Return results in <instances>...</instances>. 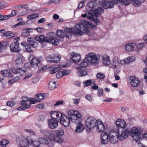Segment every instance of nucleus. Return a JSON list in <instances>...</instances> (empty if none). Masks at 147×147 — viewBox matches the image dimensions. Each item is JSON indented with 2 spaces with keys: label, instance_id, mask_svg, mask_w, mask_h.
<instances>
[{
  "label": "nucleus",
  "instance_id": "nucleus-1",
  "mask_svg": "<svg viewBox=\"0 0 147 147\" xmlns=\"http://www.w3.org/2000/svg\"><path fill=\"white\" fill-rule=\"evenodd\" d=\"M75 27L77 30L68 28H66L64 29V32L74 34H78L82 35L84 32L88 34L89 32V28L93 29L94 30L96 29L95 25L92 24L88 21L85 20H82L81 21V23L76 24Z\"/></svg>",
  "mask_w": 147,
  "mask_h": 147
},
{
  "label": "nucleus",
  "instance_id": "nucleus-2",
  "mask_svg": "<svg viewBox=\"0 0 147 147\" xmlns=\"http://www.w3.org/2000/svg\"><path fill=\"white\" fill-rule=\"evenodd\" d=\"M99 55H96L93 53H90L86 56L81 65H83L84 68V67H86L88 66V63H90L94 64H98L99 63Z\"/></svg>",
  "mask_w": 147,
  "mask_h": 147
},
{
  "label": "nucleus",
  "instance_id": "nucleus-3",
  "mask_svg": "<svg viewBox=\"0 0 147 147\" xmlns=\"http://www.w3.org/2000/svg\"><path fill=\"white\" fill-rule=\"evenodd\" d=\"M30 62V65L31 67L34 68H39L42 65V62L43 59L42 57H40L37 59L33 55H31L29 58Z\"/></svg>",
  "mask_w": 147,
  "mask_h": 147
},
{
  "label": "nucleus",
  "instance_id": "nucleus-4",
  "mask_svg": "<svg viewBox=\"0 0 147 147\" xmlns=\"http://www.w3.org/2000/svg\"><path fill=\"white\" fill-rule=\"evenodd\" d=\"M55 134L54 135V140L59 143H61L63 142V139L61 137L63 135L64 131L63 129L59 128L55 131Z\"/></svg>",
  "mask_w": 147,
  "mask_h": 147
},
{
  "label": "nucleus",
  "instance_id": "nucleus-5",
  "mask_svg": "<svg viewBox=\"0 0 147 147\" xmlns=\"http://www.w3.org/2000/svg\"><path fill=\"white\" fill-rule=\"evenodd\" d=\"M71 59L73 62L81 66V67H78L76 69H81L82 68H84L83 65H81V64L82 63V62H81V61L80 60V55L74 52L71 53Z\"/></svg>",
  "mask_w": 147,
  "mask_h": 147
},
{
  "label": "nucleus",
  "instance_id": "nucleus-6",
  "mask_svg": "<svg viewBox=\"0 0 147 147\" xmlns=\"http://www.w3.org/2000/svg\"><path fill=\"white\" fill-rule=\"evenodd\" d=\"M130 134L134 139L136 141L140 140L141 138L140 130L137 128L133 127L131 129Z\"/></svg>",
  "mask_w": 147,
  "mask_h": 147
},
{
  "label": "nucleus",
  "instance_id": "nucleus-7",
  "mask_svg": "<svg viewBox=\"0 0 147 147\" xmlns=\"http://www.w3.org/2000/svg\"><path fill=\"white\" fill-rule=\"evenodd\" d=\"M96 121H97L93 117H90L88 118L86 121L87 128L89 130L93 129L95 126Z\"/></svg>",
  "mask_w": 147,
  "mask_h": 147
},
{
  "label": "nucleus",
  "instance_id": "nucleus-8",
  "mask_svg": "<svg viewBox=\"0 0 147 147\" xmlns=\"http://www.w3.org/2000/svg\"><path fill=\"white\" fill-rule=\"evenodd\" d=\"M13 41L14 42L11 43L10 45V51L13 52L19 53L20 50L18 38H14Z\"/></svg>",
  "mask_w": 147,
  "mask_h": 147
},
{
  "label": "nucleus",
  "instance_id": "nucleus-9",
  "mask_svg": "<svg viewBox=\"0 0 147 147\" xmlns=\"http://www.w3.org/2000/svg\"><path fill=\"white\" fill-rule=\"evenodd\" d=\"M55 34L53 32H51L48 33L46 35V40L51 42L52 44L55 45H57L59 43L58 40L54 38Z\"/></svg>",
  "mask_w": 147,
  "mask_h": 147
},
{
  "label": "nucleus",
  "instance_id": "nucleus-10",
  "mask_svg": "<svg viewBox=\"0 0 147 147\" xmlns=\"http://www.w3.org/2000/svg\"><path fill=\"white\" fill-rule=\"evenodd\" d=\"M22 101H21V104L22 105L18 107V110L20 111L24 110L30 107V105L28 104L29 98L25 96H24L22 98Z\"/></svg>",
  "mask_w": 147,
  "mask_h": 147
},
{
  "label": "nucleus",
  "instance_id": "nucleus-11",
  "mask_svg": "<svg viewBox=\"0 0 147 147\" xmlns=\"http://www.w3.org/2000/svg\"><path fill=\"white\" fill-rule=\"evenodd\" d=\"M47 61L52 63H58L60 61V57L55 54H52L46 57Z\"/></svg>",
  "mask_w": 147,
  "mask_h": 147
},
{
  "label": "nucleus",
  "instance_id": "nucleus-12",
  "mask_svg": "<svg viewBox=\"0 0 147 147\" xmlns=\"http://www.w3.org/2000/svg\"><path fill=\"white\" fill-rule=\"evenodd\" d=\"M81 115L78 111H76L74 115H72V117H70V121L72 122L77 124L81 122Z\"/></svg>",
  "mask_w": 147,
  "mask_h": 147
},
{
  "label": "nucleus",
  "instance_id": "nucleus-13",
  "mask_svg": "<svg viewBox=\"0 0 147 147\" xmlns=\"http://www.w3.org/2000/svg\"><path fill=\"white\" fill-rule=\"evenodd\" d=\"M119 133L118 138L119 140L121 141H123L124 139L126 138L129 135L130 131L128 129L125 130H120Z\"/></svg>",
  "mask_w": 147,
  "mask_h": 147
},
{
  "label": "nucleus",
  "instance_id": "nucleus-14",
  "mask_svg": "<svg viewBox=\"0 0 147 147\" xmlns=\"http://www.w3.org/2000/svg\"><path fill=\"white\" fill-rule=\"evenodd\" d=\"M59 120L61 124L64 127H67L69 124L70 121V117L63 114L61 117L59 118Z\"/></svg>",
  "mask_w": 147,
  "mask_h": 147
},
{
  "label": "nucleus",
  "instance_id": "nucleus-15",
  "mask_svg": "<svg viewBox=\"0 0 147 147\" xmlns=\"http://www.w3.org/2000/svg\"><path fill=\"white\" fill-rule=\"evenodd\" d=\"M30 141L31 139L29 137L21 140L19 143L20 146H18V147H28L29 144H30Z\"/></svg>",
  "mask_w": 147,
  "mask_h": 147
},
{
  "label": "nucleus",
  "instance_id": "nucleus-16",
  "mask_svg": "<svg viewBox=\"0 0 147 147\" xmlns=\"http://www.w3.org/2000/svg\"><path fill=\"white\" fill-rule=\"evenodd\" d=\"M116 123L117 130H122L123 128H125L126 127L125 123L124 120L123 119H117L116 122Z\"/></svg>",
  "mask_w": 147,
  "mask_h": 147
},
{
  "label": "nucleus",
  "instance_id": "nucleus-17",
  "mask_svg": "<svg viewBox=\"0 0 147 147\" xmlns=\"http://www.w3.org/2000/svg\"><path fill=\"white\" fill-rule=\"evenodd\" d=\"M131 85L133 87H137L140 84V81L135 76H131L129 78Z\"/></svg>",
  "mask_w": 147,
  "mask_h": 147
},
{
  "label": "nucleus",
  "instance_id": "nucleus-18",
  "mask_svg": "<svg viewBox=\"0 0 147 147\" xmlns=\"http://www.w3.org/2000/svg\"><path fill=\"white\" fill-rule=\"evenodd\" d=\"M48 124L49 127L51 129H54L58 126V121L53 119H49L48 120Z\"/></svg>",
  "mask_w": 147,
  "mask_h": 147
},
{
  "label": "nucleus",
  "instance_id": "nucleus-19",
  "mask_svg": "<svg viewBox=\"0 0 147 147\" xmlns=\"http://www.w3.org/2000/svg\"><path fill=\"white\" fill-rule=\"evenodd\" d=\"M95 126L96 127L97 131L98 132H102L105 130L107 127H105L104 124L101 121H96Z\"/></svg>",
  "mask_w": 147,
  "mask_h": 147
},
{
  "label": "nucleus",
  "instance_id": "nucleus-20",
  "mask_svg": "<svg viewBox=\"0 0 147 147\" xmlns=\"http://www.w3.org/2000/svg\"><path fill=\"white\" fill-rule=\"evenodd\" d=\"M108 137L107 133L106 132H102L101 135V144H106L108 142Z\"/></svg>",
  "mask_w": 147,
  "mask_h": 147
},
{
  "label": "nucleus",
  "instance_id": "nucleus-21",
  "mask_svg": "<svg viewBox=\"0 0 147 147\" xmlns=\"http://www.w3.org/2000/svg\"><path fill=\"white\" fill-rule=\"evenodd\" d=\"M52 118L57 121L59 120V118L61 117L63 114L57 111H52L51 112Z\"/></svg>",
  "mask_w": 147,
  "mask_h": 147
},
{
  "label": "nucleus",
  "instance_id": "nucleus-22",
  "mask_svg": "<svg viewBox=\"0 0 147 147\" xmlns=\"http://www.w3.org/2000/svg\"><path fill=\"white\" fill-rule=\"evenodd\" d=\"M16 59L15 61V65L17 67L21 66L23 64L22 60V56L20 54H18L17 55Z\"/></svg>",
  "mask_w": 147,
  "mask_h": 147
},
{
  "label": "nucleus",
  "instance_id": "nucleus-23",
  "mask_svg": "<svg viewBox=\"0 0 147 147\" xmlns=\"http://www.w3.org/2000/svg\"><path fill=\"white\" fill-rule=\"evenodd\" d=\"M136 58L134 56L128 57L126 58H125L122 60L121 61V63L128 64L134 61Z\"/></svg>",
  "mask_w": 147,
  "mask_h": 147
},
{
  "label": "nucleus",
  "instance_id": "nucleus-24",
  "mask_svg": "<svg viewBox=\"0 0 147 147\" xmlns=\"http://www.w3.org/2000/svg\"><path fill=\"white\" fill-rule=\"evenodd\" d=\"M103 7L105 9H110L114 7V3L113 1H104L102 2Z\"/></svg>",
  "mask_w": 147,
  "mask_h": 147
},
{
  "label": "nucleus",
  "instance_id": "nucleus-25",
  "mask_svg": "<svg viewBox=\"0 0 147 147\" xmlns=\"http://www.w3.org/2000/svg\"><path fill=\"white\" fill-rule=\"evenodd\" d=\"M38 140L40 142V144H48L52 142L51 139L49 138H40Z\"/></svg>",
  "mask_w": 147,
  "mask_h": 147
},
{
  "label": "nucleus",
  "instance_id": "nucleus-26",
  "mask_svg": "<svg viewBox=\"0 0 147 147\" xmlns=\"http://www.w3.org/2000/svg\"><path fill=\"white\" fill-rule=\"evenodd\" d=\"M33 31V29L31 28H25L23 29L21 35L23 36H30L29 33Z\"/></svg>",
  "mask_w": 147,
  "mask_h": 147
},
{
  "label": "nucleus",
  "instance_id": "nucleus-27",
  "mask_svg": "<svg viewBox=\"0 0 147 147\" xmlns=\"http://www.w3.org/2000/svg\"><path fill=\"white\" fill-rule=\"evenodd\" d=\"M76 124L77 126L75 132L76 133L79 134L83 131L84 129V127L81 122Z\"/></svg>",
  "mask_w": 147,
  "mask_h": 147
},
{
  "label": "nucleus",
  "instance_id": "nucleus-28",
  "mask_svg": "<svg viewBox=\"0 0 147 147\" xmlns=\"http://www.w3.org/2000/svg\"><path fill=\"white\" fill-rule=\"evenodd\" d=\"M82 16L83 18L87 17L88 19L91 21H93L94 20V16L93 14L90 12L87 11H86L85 13L82 14Z\"/></svg>",
  "mask_w": 147,
  "mask_h": 147
},
{
  "label": "nucleus",
  "instance_id": "nucleus-29",
  "mask_svg": "<svg viewBox=\"0 0 147 147\" xmlns=\"http://www.w3.org/2000/svg\"><path fill=\"white\" fill-rule=\"evenodd\" d=\"M103 12V9L101 7H97L94 11V13L96 17H98L100 14Z\"/></svg>",
  "mask_w": 147,
  "mask_h": 147
},
{
  "label": "nucleus",
  "instance_id": "nucleus-30",
  "mask_svg": "<svg viewBox=\"0 0 147 147\" xmlns=\"http://www.w3.org/2000/svg\"><path fill=\"white\" fill-rule=\"evenodd\" d=\"M112 1H113V3L114 2V4H118L119 2L122 4L126 5H129L130 3L129 0H112Z\"/></svg>",
  "mask_w": 147,
  "mask_h": 147
},
{
  "label": "nucleus",
  "instance_id": "nucleus-31",
  "mask_svg": "<svg viewBox=\"0 0 147 147\" xmlns=\"http://www.w3.org/2000/svg\"><path fill=\"white\" fill-rule=\"evenodd\" d=\"M98 0H94V1H89L87 3L88 7L90 8H93L94 7L97 6L98 4L97 3Z\"/></svg>",
  "mask_w": 147,
  "mask_h": 147
},
{
  "label": "nucleus",
  "instance_id": "nucleus-32",
  "mask_svg": "<svg viewBox=\"0 0 147 147\" xmlns=\"http://www.w3.org/2000/svg\"><path fill=\"white\" fill-rule=\"evenodd\" d=\"M112 66L115 68H119V61L117 57H114L112 61Z\"/></svg>",
  "mask_w": 147,
  "mask_h": 147
},
{
  "label": "nucleus",
  "instance_id": "nucleus-33",
  "mask_svg": "<svg viewBox=\"0 0 147 147\" xmlns=\"http://www.w3.org/2000/svg\"><path fill=\"white\" fill-rule=\"evenodd\" d=\"M120 130H111L109 132V137H118L119 133Z\"/></svg>",
  "mask_w": 147,
  "mask_h": 147
},
{
  "label": "nucleus",
  "instance_id": "nucleus-34",
  "mask_svg": "<svg viewBox=\"0 0 147 147\" xmlns=\"http://www.w3.org/2000/svg\"><path fill=\"white\" fill-rule=\"evenodd\" d=\"M103 63L106 65H109L111 64V61L109 59V57L107 55L103 56L102 58Z\"/></svg>",
  "mask_w": 147,
  "mask_h": 147
},
{
  "label": "nucleus",
  "instance_id": "nucleus-35",
  "mask_svg": "<svg viewBox=\"0 0 147 147\" xmlns=\"http://www.w3.org/2000/svg\"><path fill=\"white\" fill-rule=\"evenodd\" d=\"M135 6L138 7L141 3L144 2L145 0H129Z\"/></svg>",
  "mask_w": 147,
  "mask_h": 147
},
{
  "label": "nucleus",
  "instance_id": "nucleus-36",
  "mask_svg": "<svg viewBox=\"0 0 147 147\" xmlns=\"http://www.w3.org/2000/svg\"><path fill=\"white\" fill-rule=\"evenodd\" d=\"M1 73L4 76L9 77V78H12L13 77V76L10 70L1 71Z\"/></svg>",
  "mask_w": 147,
  "mask_h": 147
},
{
  "label": "nucleus",
  "instance_id": "nucleus-37",
  "mask_svg": "<svg viewBox=\"0 0 147 147\" xmlns=\"http://www.w3.org/2000/svg\"><path fill=\"white\" fill-rule=\"evenodd\" d=\"M85 67H84V68H81V69H78V70H79V71H78L77 72V74L79 76H85L86 75H87V73L86 71L84 70H84L85 69Z\"/></svg>",
  "mask_w": 147,
  "mask_h": 147
},
{
  "label": "nucleus",
  "instance_id": "nucleus-38",
  "mask_svg": "<svg viewBox=\"0 0 147 147\" xmlns=\"http://www.w3.org/2000/svg\"><path fill=\"white\" fill-rule=\"evenodd\" d=\"M35 40L38 41L40 42H43L44 41H47L45 36L42 35H40L39 36H36L34 38Z\"/></svg>",
  "mask_w": 147,
  "mask_h": 147
},
{
  "label": "nucleus",
  "instance_id": "nucleus-39",
  "mask_svg": "<svg viewBox=\"0 0 147 147\" xmlns=\"http://www.w3.org/2000/svg\"><path fill=\"white\" fill-rule=\"evenodd\" d=\"M126 51L127 52H131L133 50L134 47L132 43H128L125 46Z\"/></svg>",
  "mask_w": 147,
  "mask_h": 147
},
{
  "label": "nucleus",
  "instance_id": "nucleus-40",
  "mask_svg": "<svg viewBox=\"0 0 147 147\" xmlns=\"http://www.w3.org/2000/svg\"><path fill=\"white\" fill-rule=\"evenodd\" d=\"M56 82L55 81H51L48 84V87L50 90H53L55 88L56 84Z\"/></svg>",
  "mask_w": 147,
  "mask_h": 147
},
{
  "label": "nucleus",
  "instance_id": "nucleus-41",
  "mask_svg": "<svg viewBox=\"0 0 147 147\" xmlns=\"http://www.w3.org/2000/svg\"><path fill=\"white\" fill-rule=\"evenodd\" d=\"M30 144L34 147H39L40 144V142L38 140V141H33L31 139Z\"/></svg>",
  "mask_w": 147,
  "mask_h": 147
},
{
  "label": "nucleus",
  "instance_id": "nucleus-42",
  "mask_svg": "<svg viewBox=\"0 0 147 147\" xmlns=\"http://www.w3.org/2000/svg\"><path fill=\"white\" fill-rule=\"evenodd\" d=\"M40 100H36L35 98H29V101L28 104L30 105V107L31 104H35L36 102H40Z\"/></svg>",
  "mask_w": 147,
  "mask_h": 147
},
{
  "label": "nucleus",
  "instance_id": "nucleus-43",
  "mask_svg": "<svg viewBox=\"0 0 147 147\" xmlns=\"http://www.w3.org/2000/svg\"><path fill=\"white\" fill-rule=\"evenodd\" d=\"M60 69L61 67L59 66L58 65L57 67H54L53 69L50 70L49 73L51 74H54Z\"/></svg>",
  "mask_w": 147,
  "mask_h": 147
},
{
  "label": "nucleus",
  "instance_id": "nucleus-44",
  "mask_svg": "<svg viewBox=\"0 0 147 147\" xmlns=\"http://www.w3.org/2000/svg\"><path fill=\"white\" fill-rule=\"evenodd\" d=\"M109 141L113 144H115L117 141L119 139L118 137H109Z\"/></svg>",
  "mask_w": 147,
  "mask_h": 147
},
{
  "label": "nucleus",
  "instance_id": "nucleus-45",
  "mask_svg": "<svg viewBox=\"0 0 147 147\" xmlns=\"http://www.w3.org/2000/svg\"><path fill=\"white\" fill-rule=\"evenodd\" d=\"M64 32L59 30H57V35L59 37L63 38L64 37Z\"/></svg>",
  "mask_w": 147,
  "mask_h": 147
},
{
  "label": "nucleus",
  "instance_id": "nucleus-46",
  "mask_svg": "<svg viewBox=\"0 0 147 147\" xmlns=\"http://www.w3.org/2000/svg\"><path fill=\"white\" fill-rule=\"evenodd\" d=\"M9 142L6 140H3L0 142V144L3 147H6Z\"/></svg>",
  "mask_w": 147,
  "mask_h": 147
},
{
  "label": "nucleus",
  "instance_id": "nucleus-47",
  "mask_svg": "<svg viewBox=\"0 0 147 147\" xmlns=\"http://www.w3.org/2000/svg\"><path fill=\"white\" fill-rule=\"evenodd\" d=\"M24 45L26 46L25 48L27 51L30 53L33 52L32 49L30 45H28L27 43H24Z\"/></svg>",
  "mask_w": 147,
  "mask_h": 147
},
{
  "label": "nucleus",
  "instance_id": "nucleus-48",
  "mask_svg": "<svg viewBox=\"0 0 147 147\" xmlns=\"http://www.w3.org/2000/svg\"><path fill=\"white\" fill-rule=\"evenodd\" d=\"M8 45L7 43L4 42L1 43L0 42V52H1V50L5 49Z\"/></svg>",
  "mask_w": 147,
  "mask_h": 147
},
{
  "label": "nucleus",
  "instance_id": "nucleus-49",
  "mask_svg": "<svg viewBox=\"0 0 147 147\" xmlns=\"http://www.w3.org/2000/svg\"><path fill=\"white\" fill-rule=\"evenodd\" d=\"M5 36L7 38H10L14 37L15 34H14L11 33L10 32H8L6 33Z\"/></svg>",
  "mask_w": 147,
  "mask_h": 147
},
{
  "label": "nucleus",
  "instance_id": "nucleus-50",
  "mask_svg": "<svg viewBox=\"0 0 147 147\" xmlns=\"http://www.w3.org/2000/svg\"><path fill=\"white\" fill-rule=\"evenodd\" d=\"M38 14H33L27 17V18L29 20H31L38 17Z\"/></svg>",
  "mask_w": 147,
  "mask_h": 147
},
{
  "label": "nucleus",
  "instance_id": "nucleus-51",
  "mask_svg": "<svg viewBox=\"0 0 147 147\" xmlns=\"http://www.w3.org/2000/svg\"><path fill=\"white\" fill-rule=\"evenodd\" d=\"M97 78L99 79H104L105 77V75L101 73H98L96 75Z\"/></svg>",
  "mask_w": 147,
  "mask_h": 147
},
{
  "label": "nucleus",
  "instance_id": "nucleus-52",
  "mask_svg": "<svg viewBox=\"0 0 147 147\" xmlns=\"http://www.w3.org/2000/svg\"><path fill=\"white\" fill-rule=\"evenodd\" d=\"M60 1V0H50L48 2V4L49 5L53 3L55 4H57L59 3Z\"/></svg>",
  "mask_w": 147,
  "mask_h": 147
},
{
  "label": "nucleus",
  "instance_id": "nucleus-53",
  "mask_svg": "<svg viewBox=\"0 0 147 147\" xmlns=\"http://www.w3.org/2000/svg\"><path fill=\"white\" fill-rule=\"evenodd\" d=\"M45 115H41L38 118V121L40 122H43L45 119Z\"/></svg>",
  "mask_w": 147,
  "mask_h": 147
},
{
  "label": "nucleus",
  "instance_id": "nucleus-54",
  "mask_svg": "<svg viewBox=\"0 0 147 147\" xmlns=\"http://www.w3.org/2000/svg\"><path fill=\"white\" fill-rule=\"evenodd\" d=\"M77 111H74L72 110H69L67 111V113L70 116L69 117H72V115H74L75 113Z\"/></svg>",
  "mask_w": 147,
  "mask_h": 147
},
{
  "label": "nucleus",
  "instance_id": "nucleus-55",
  "mask_svg": "<svg viewBox=\"0 0 147 147\" xmlns=\"http://www.w3.org/2000/svg\"><path fill=\"white\" fill-rule=\"evenodd\" d=\"M18 73H19L21 75H24L26 73V71L24 70H22L21 68H18Z\"/></svg>",
  "mask_w": 147,
  "mask_h": 147
},
{
  "label": "nucleus",
  "instance_id": "nucleus-56",
  "mask_svg": "<svg viewBox=\"0 0 147 147\" xmlns=\"http://www.w3.org/2000/svg\"><path fill=\"white\" fill-rule=\"evenodd\" d=\"M40 131L41 132L43 133L46 136H50L51 131L49 130L43 131V129H40Z\"/></svg>",
  "mask_w": 147,
  "mask_h": 147
},
{
  "label": "nucleus",
  "instance_id": "nucleus-57",
  "mask_svg": "<svg viewBox=\"0 0 147 147\" xmlns=\"http://www.w3.org/2000/svg\"><path fill=\"white\" fill-rule=\"evenodd\" d=\"M62 71H59L56 75V77L57 79H60L63 76Z\"/></svg>",
  "mask_w": 147,
  "mask_h": 147
},
{
  "label": "nucleus",
  "instance_id": "nucleus-58",
  "mask_svg": "<svg viewBox=\"0 0 147 147\" xmlns=\"http://www.w3.org/2000/svg\"><path fill=\"white\" fill-rule=\"evenodd\" d=\"M16 103L12 101H8L6 103L7 105L10 107H12L13 106L16 104Z\"/></svg>",
  "mask_w": 147,
  "mask_h": 147
},
{
  "label": "nucleus",
  "instance_id": "nucleus-59",
  "mask_svg": "<svg viewBox=\"0 0 147 147\" xmlns=\"http://www.w3.org/2000/svg\"><path fill=\"white\" fill-rule=\"evenodd\" d=\"M144 42L140 43L137 45V47L139 49L144 47Z\"/></svg>",
  "mask_w": 147,
  "mask_h": 147
},
{
  "label": "nucleus",
  "instance_id": "nucleus-60",
  "mask_svg": "<svg viewBox=\"0 0 147 147\" xmlns=\"http://www.w3.org/2000/svg\"><path fill=\"white\" fill-rule=\"evenodd\" d=\"M36 97L40 100H43L45 98L44 95L43 94H38L36 95Z\"/></svg>",
  "mask_w": 147,
  "mask_h": 147
},
{
  "label": "nucleus",
  "instance_id": "nucleus-61",
  "mask_svg": "<svg viewBox=\"0 0 147 147\" xmlns=\"http://www.w3.org/2000/svg\"><path fill=\"white\" fill-rule=\"evenodd\" d=\"M84 1H81V2L78 5V9H79L82 8L84 5Z\"/></svg>",
  "mask_w": 147,
  "mask_h": 147
},
{
  "label": "nucleus",
  "instance_id": "nucleus-62",
  "mask_svg": "<svg viewBox=\"0 0 147 147\" xmlns=\"http://www.w3.org/2000/svg\"><path fill=\"white\" fill-rule=\"evenodd\" d=\"M143 72L145 73L144 78L146 82H147V68H145L143 70Z\"/></svg>",
  "mask_w": 147,
  "mask_h": 147
},
{
  "label": "nucleus",
  "instance_id": "nucleus-63",
  "mask_svg": "<svg viewBox=\"0 0 147 147\" xmlns=\"http://www.w3.org/2000/svg\"><path fill=\"white\" fill-rule=\"evenodd\" d=\"M27 41L29 44L30 45L34 41V38L32 37L28 38L27 39Z\"/></svg>",
  "mask_w": 147,
  "mask_h": 147
},
{
  "label": "nucleus",
  "instance_id": "nucleus-64",
  "mask_svg": "<svg viewBox=\"0 0 147 147\" xmlns=\"http://www.w3.org/2000/svg\"><path fill=\"white\" fill-rule=\"evenodd\" d=\"M30 45H31L32 47L34 48L37 47L38 46V43L34 41Z\"/></svg>",
  "mask_w": 147,
  "mask_h": 147
}]
</instances>
